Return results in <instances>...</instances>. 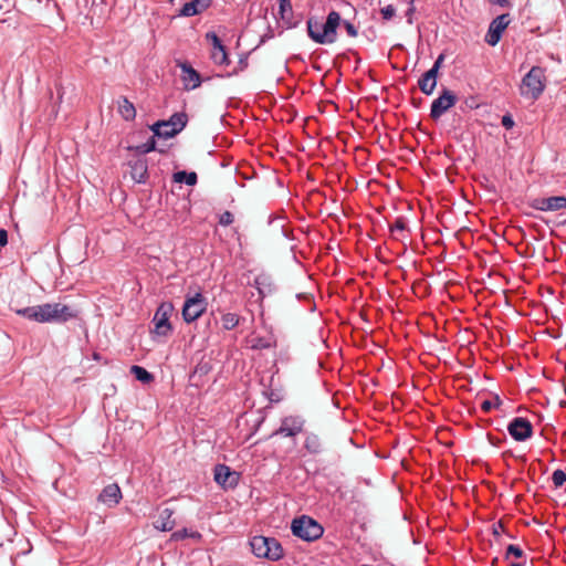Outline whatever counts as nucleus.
I'll list each match as a JSON object with an SVG mask.
<instances>
[{
    "instance_id": "obj_43",
    "label": "nucleus",
    "mask_w": 566,
    "mask_h": 566,
    "mask_svg": "<svg viewBox=\"0 0 566 566\" xmlns=\"http://www.w3.org/2000/svg\"><path fill=\"white\" fill-rule=\"evenodd\" d=\"M416 12V6L412 4V3H409V7L406 11V18H407V22L409 24H412L413 23V14Z\"/></svg>"
},
{
    "instance_id": "obj_46",
    "label": "nucleus",
    "mask_w": 566,
    "mask_h": 566,
    "mask_svg": "<svg viewBox=\"0 0 566 566\" xmlns=\"http://www.w3.org/2000/svg\"><path fill=\"white\" fill-rule=\"evenodd\" d=\"M494 4H499L500 7H509L510 1L509 0H490Z\"/></svg>"
},
{
    "instance_id": "obj_30",
    "label": "nucleus",
    "mask_w": 566,
    "mask_h": 566,
    "mask_svg": "<svg viewBox=\"0 0 566 566\" xmlns=\"http://www.w3.org/2000/svg\"><path fill=\"white\" fill-rule=\"evenodd\" d=\"M186 538H192L196 541L201 539V534L198 531H192L189 528H181L171 534V541L179 542Z\"/></svg>"
},
{
    "instance_id": "obj_32",
    "label": "nucleus",
    "mask_w": 566,
    "mask_h": 566,
    "mask_svg": "<svg viewBox=\"0 0 566 566\" xmlns=\"http://www.w3.org/2000/svg\"><path fill=\"white\" fill-rule=\"evenodd\" d=\"M241 317L235 313H223L221 315L222 328L226 331H232L240 324Z\"/></svg>"
},
{
    "instance_id": "obj_13",
    "label": "nucleus",
    "mask_w": 566,
    "mask_h": 566,
    "mask_svg": "<svg viewBox=\"0 0 566 566\" xmlns=\"http://www.w3.org/2000/svg\"><path fill=\"white\" fill-rule=\"evenodd\" d=\"M507 431L515 441L522 442L532 437L533 426L526 418L515 417L510 421Z\"/></svg>"
},
{
    "instance_id": "obj_12",
    "label": "nucleus",
    "mask_w": 566,
    "mask_h": 566,
    "mask_svg": "<svg viewBox=\"0 0 566 566\" xmlns=\"http://www.w3.org/2000/svg\"><path fill=\"white\" fill-rule=\"evenodd\" d=\"M511 20L509 13L500 14L493 19L485 34V42L491 46H495L500 42L502 33L507 28Z\"/></svg>"
},
{
    "instance_id": "obj_2",
    "label": "nucleus",
    "mask_w": 566,
    "mask_h": 566,
    "mask_svg": "<svg viewBox=\"0 0 566 566\" xmlns=\"http://www.w3.org/2000/svg\"><path fill=\"white\" fill-rule=\"evenodd\" d=\"M250 546L253 555L258 558H265L271 562H277L284 556L282 545L274 537L262 535L253 536L250 539Z\"/></svg>"
},
{
    "instance_id": "obj_28",
    "label": "nucleus",
    "mask_w": 566,
    "mask_h": 566,
    "mask_svg": "<svg viewBox=\"0 0 566 566\" xmlns=\"http://www.w3.org/2000/svg\"><path fill=\"white\" fill-rule=\"evenodd\" d=\"M249 343L251 349H270L276 345L273 336H254Z\"/></svg>"
},
{
    "instance_id": "obj_20",
    "label": "nucleus",
    "mask_w": 566,
    "mask_h": 566,
    "mask_svg": "<svg viewBox=\"0 0 566 566\" xmlns=\"http://www.w3.org/2000/svg\"><path fill=\"white\" fill-rule=\"evenodd\" d=\"M212 0H190L179 10L178 17H193L202 13L211 6Z\"/></svg>"
},
{
    "instance_id": "obj_7",
    "label": "nucleus",
    "mask_w": 566,
    "mask_h": 566,
    "mask_svg": "<svg viewBox=\"0 0 566 566\" xmlns=\"http://www.w3.org/2000/svg\"><path fill=\"white\" fill-rule=\"evenodd\" d=\"M207 306L208 302L202 293L188 294L181 311L184 321L188 324L193 323L206 312Z\"/></svg>"
},
{
    "instance_id": "obj_15",
    "label": "nucleus",
    "mask_w": 566,
    "mask_h": 566,
    "mask_svg": "<svg viewBox=\"0 0 566 566\" xmlns=\"http://www.w3.org/2000/svg\"><path fill=\"white\" fill-rule=\"evenodd\" d=\"M531 207L539 211H558L562 209H566V197L553 196L535 198L532 200Z\"/></svg>"
},
{
    "instance_id": "obj_22",
    "label": "nucleus",
    "mask_w": 566,
    "mask_h": 566,
    "mask_svg": "<svg viewBox=\"0 0 566 566\" xmlns=\"http://www.w3.org/2000/svg\"><path fill=\"white\" fill-rule=\"evenodd\" d=\"M174 513L175 511L169 507L161 510L155 522V527L161 532L171 531L175 526V521L172 520Z\"/></svg>"
},
{
    "instance_id": "obj_11",
    "label": "nucleus",
    "mask_w": 566,
    "mask_h": 566,
    "mask_svg": "<svg viewBox=\"0 0 566 566\" xmlns=\"http://www.w3.org/2000/svg\"><path fill=\"white\" fill-rule=\"evenodd\" d=\"M213 479L223 490L234 489L240 480V474L232 471L226 464H217L213 469Z\"/></svg>"
},
{
    "instance_id": "obj_48",
    "label": "nucleus",
    "mask_w": 566,
    "mask_h": 566,
    "mask_svg": "<svg viewBox=\"0 0 566 566\" xmlns=\"http://www.w3.org/2000/svg\"><path fill=\"white\" fill-rule=\"evenodd\" d=\"M416 1H417V0H409V3L415 4V2H416Z\"/></svg>"
},
{
    "instance_id": "obj_18",
    "label": "nucleus",
    "mask_w": 566,
    "mask_h": 566,
    "mask_svg": "<svg viewBox=\"0 0 566 566\" xmlns=\"http://www.w3.org/2000/svg\"><path fill=\"white\" fill-rule=\"evenodd\" d=\"M303 449L310 455H319L324 451V442L322 438L315 432H304Z\"/></svg>"
},
{
    "instance_id": "obj_21",
    "label": "nucleus",
    "mask_w": 566,
    "mask_h": 566,
    "mask_svg": "<svg viewBox=\"0 0 566 566\" xmlns=\"http://www.w3.org/2000/svg\"><path fill=\"white\" fill-rule=\"evenodd\" d=\"M253 285L256 287L261 298L271 295L275 291V284L272 277L265 273L256 275Z\"/></svg>"
},
{
    "instance_id": "obj_49",
    "label": "nucleus",
    "mask_w": 566,
    "mask_h": 566,
    "mask_svg": "<svg viewBox=\"0 0 566 566\" xmlns=\"http://www.w3.org/2000/svg\"><path fill=\"white\" fill-rule=\"evenodd\" d=\"M175 0H168V2L172 3Z\"/></svg>"
},
{
    "instance_id": "obj_24",
    "label": "nucleus",
    "mask_w": 566,
    "mask_h": 566,
    "mask_svg": "<svg viewBox=\"0 0 566 566\" xmlns=\"http://www.w3.org/2000/svg\"><path fill=\"white\" fill-rule=\"evenodd\" d=\"M56 306V314H55V323H66L71 319H75L78 316V311L62 304V303H55Z\"/></svg>"
},
{
    "instance_id": "obj_5",
    "label": "nucleus",
    "mask_w": 566,
    "mask_h": 566,
    "mask_svg": "<svg viewBox=\"0 0 566 566\" xmlns=\"http://www.w3.org/2000/svg\"><path fill=\"white\" fill-rule=\"evenodd\" d=\"M188 117L186 113H175L168 120H159L150 128L157 137L171 138L186 127Z\"/></svg>"
},
{
    "instance_id": "obj_26",
    "label": "nucleus",
    "mask_w": 566,
    "mask_h": 566,
    "mask_svg": "<svg viewBox=\"0 0 566 566\" xmlns=\"http://www.w3.org/2000/svg\"><path fill=\"white\" fill-rule=\"evenodd\" d=\"M118 112L125 120H133L136 117L134 104L125 96H122L118 101Z\"/></svg>"
},
{
    "instance_id": "obj_33",
    "label": "nucleus",
    "mask_w": 566,
    "mask_h": 566,
    "mask_svg": "<svg viewBox=\"0 0 566 566\" xmlns=\"http://www.w3.org/2000/svg\"><path fill=\"white\" fill-rule=\"evenodd\" d=\"M407 228V222L405 218L399 217L395 220L392 224L389 226V230L391 232V235L396 240H400L399 234L402 233Z\"/></svg>"
},
{
    "instance_id": "obj_44",
    "label": "nucleus",
    "mask_w": 566,
    "mask_h": 566,
    "mask_svg": "<svg viewBox=\"0 0 566 566\" xmlns=\"http://www.w3.org/2000/svg\"><path fill=\"white\" fill-rule=\"evenodd\" d=\"M8 243V232L6 229H0V248Z\"/></svg>"
},
{
    "instance_id": "obj_8",
    "label": "nucleus",
    "mask_w": 566,
    "mask_h": 566,
    "mask_svg": "<svg viewBox=\"0 0 566 566\" xmlns=\"http://www.w3.org/2000/svg\"><path fill=\"white\" fill-rule=\"evenodd\" d=\"M174 312V305L171 302H161L153 317L154 329L158 336H168L172 332V326L169 321L171 314Z\"/></svg>"
},
{
    "instance_id": "obj_37",
    "label": "nucleus",
    "mask_w": 566,
    "mask_h": 566,
    "mask_svg": "<svg viewBox=\"0 0 566 566\" xmlns=\"http://www.w3.org/2000/svg\"><path fill=\"white\" fill-rule=\"evenodd\" d=\"M552 481L555 488H560L566 482V471L557 469L552 474Z\"/></svg>"
},
{
    "instance_id": "obj_19",
    "label": "nucleus",
    "mask_w": 566,
    "mask_h": 566,
    "mask_svg": "<svg viewBox=\"0 0 566 566\" xmlns=\"http://www.w3.org/2000/svg\"><path fill=\"white\" fill-rule=\"evenodd\" d=\"M130 177L137 184H146L148 179V164L145 158H138L129 161Z\"/></svg>"
},
{
    "instance_id": "obj_35",
    "label": "nucleus",
    "mask_w": 566,
    "mask_h": 566,
    "mask_svg": "<svg viewBox=\"0 0 566 566\" xmlns=\"http://www.w3.org/2000/svg\"><path fill=\"white\" fill-rule=\"evenodd\" d=\"M248 54H242L239 57L238 65L231 71L226 74V76L230 77L233 75H238L240 72L244 71L248 67Z\"/></svg>"
},
{
    "instance_id": "obj_25",
    "label": "nucleus",
    "mask_w": 566,
    "mask_h": 566,
    "mask_svg": "<svg viewBox=\"0 0 566 566\" xmlns=\"http://www.w3.org/2000/svg\"><path fill=\"white\" fill-rule=\"evenodd\" d=\"M418 86L423 94L431 95L437 86V75H434L433 71L428 70L423 73L418 80Z\"/></svg>"
},
{
    "instance_id": "obj_17",
    "label": "nucleus",
    "mask_w": 566,
    "mask_h": 566,
    "mask_svg": "<svg viewBox=\"0 0 566 566\" xmlns=\"http://www.w3.org/2000/svg\"><path fill=\"white\" fill-rule=\"evenodd\" d=\"M122 491L120 488L116 484L106 485L98 495V501L107 505L108 507H113L119 503L122 500Z\"/></svg>"
},
{
    "instance_id": "obj_39",
    "label": "nucleus",
    "mask_w": 566,
    "mask_h": 566,
    "mask_svg": "<svg viewBox=\"0 0 566 566\" xmlns=\"http://www.w3.org/2000/svg\"><path fill=\"white\" fill-rule=\"evenodd\" d=\"M340 25H343L345 28V30H346V32H347V34L349 36H352V38H356L357 36L358 29L352 22L342 19V24Z\"/></svg>"
},
{
    "instance_id": "obj_4",
    "label": "nucleus",
    "mask_w": 566,
    "mask_h": 566,
    "mask_svg": "<svg viewBox=\"0 0 566 566\" xmlns=\"http://www.w3.org/2000/svg\"><path fill=\"white\" fill-rule=\"evenodd\" d=\"M291 530L294 536L306 542L318 539L324 533L322 525L306 515L293 520Z\"/></svg>"
},
{
    "instance_id": "obj_29",
    "label": "nucleus",
    "mask_w": 566,
    "mask_h": 566,
    "mask_svg": "<svg viewBox=\"0 0 566 566\" xmlns=\"http://www.w3.org/2000/svg\"><path fill=\"white\" fill-rule=\"evenodd\" d=\"M172 179L175 182H184L188 186H195L198 181V176L195 171L188 172L186 170H180L172 175Z\"/></svg>"
},
{
    "instance_id": "obj_41",
    "label": "nucleus",
    "mask_w": 566,
    "mask_h": 566,
    "mask_svg": "<svg viewBox=\"0 0 566 566\" xmlns=\"http://www.w3.org/2000/svg\"><path fill=\"white\" fill-rule=\"evenodd\" d=\"M501 124L505 129H512L515 125V122L510 114H505L502 116Z\"/></svg>"
},
{
    "instance_id": "obj_40",
    "label": "nucleus",
    "mask_w": 566,
    "mask_h": 566,
    "mask_svg": "<svg viewBox=\"0 0 566 566\" xmlns=\"http://www.w3.org/2000/svg\"><path fill=\"white\" fill-rule=\"evenodd\" d=\"M234 220L233 214L230 211H224L219 216V223L223 227L230 226Z\"/></svg>"
},
{
    "instance_id": "obj_23",
    "label": "nucleus",
    "mask_w": 566,
    "mask_h": 566,
    "mask_svg": "<svg viewBox=\"0 0 566 566\" xmlns=\"http://www.w3.org/2000/svg\"><path fill=\"white\" fill-rule=\"evenodd\" d=\"M505 559L510 563V566H523L526 563V556L523 549L513 544L507 546Z\"/></svg>"
},
{
    "instance_id": "obj_1",
    "label": "nucleus",
    "mask_w": 566,
    "mask_h": 566,
    "mask_svg": "<svg viewBox=\"0 0 566 566\" xmlns=\"http://www.w3.org/2000/svg\"><path fill=\"white\" fill-rule=\"evenodd\" d=\"M342 24L339 12L332 10L324 23H321L317 17L311 15L306 20V31L308 38L317 44H333L337 40V30Z\"/></svg>"
},
{
    "instance_id": "obj_42",
    "label": "nucleus",
    "mask_w": 566,
    "mask_h": 566,
    "mask_svg": "<svg viewBox=\"0 0 566 566\" xmlns=\"http://www.w3.org/2000/svg\"><path fill=\"white\" fill-rule=\"evenodd\" d=\"M444 61V54H440L437 60L434 61L432 67L429 71H433L434 75L438 76V72Z\"/></svg>"
},
{
    "instance_id": "obj_45",
    "label": "nucleus",
    "mask_w": 566,
    "mask_h": 566,
    "mask_svg": "<svg viewBox=\"0 0 566 566\" xmlns=\"http://www.w3.org/2000/svg\"><path fill=\"white\" fill-rule=\"evenodd\" d=\"M269 400L271 402H279L281 400V397L279 394L274 392V391H271L270 395H269Z\"/></svg>"
},
{
    "instance_id": "obj_38",
    "label": "nucleus",
    "mask_w": 566,
    "mask_h": 566,
    "mask_svg": "<svg viewBox=\"0 0 566 566\" xmlns=\"http://www.w3.org/2000/svg\"><path fill=\"white\" fill-rule=\"evenodd\" d=\"M380 14L385 21H389L396 15V8L392 4L385 6L380 9Z\"/></svg>"
},
{
    "instance_id": "obj_3",
    "label": "nucleus",
    "mask_w": 566,
    "mask_h": 566,
    "mask_svg": "<svg viewBox=\"0 0 566 566\" xmlns=\"http://www.w3.org/2000/svg\"><path fill=\"white\" fill-rule=\"evenodd\" d=\"M545 71L541 66H533L522 78L521 95L537 99L545 88Z\"/></svg>"
},
{
    "instance_id": "obj_10",
    "label": "nucleus",
    "mask_w": 566,
    "mask_h": 566,
    "mask_svg": "<svg viewBox=\"0 0 566 566\" xmlns=\"http://www.w3.org/2000/svg\"><path fill=\"white\" fill-rule=\"evenodd\" d=\"M455 103V94L448 88H443L441 94L431 103L430 117L434 120L439 119L448 109L454 106Z\"/></svg>"
},
{
    "instance_id": "obj_27",
    "label": "nucleus",
    "mask_w": 566,
    "mask_h": 566,
    "mask_svg": "<svg viewBox=\"0 0 566 566\" xmlns=\"http://www.w3.org/2000/svg\"><path fill=\"white\" fill-rule=\"evenodd\" d=\"M279 14L287 24V28H295L296 23H292L293 9L290 0H279Z\"/></svg>"
},
{
    "instance_id": "obj_14",
    "label": "nucleus",
    "mask_w": 566,
    "mask_h": 566,
    "mask_svg": "<svg viewBox=\"0 0 566 566\" xmlns=\"http://www.w3.org/2000/svg\"><path fill=\"white\" fill-rule=\"evenodd\" d=\"M206 39L210 41L212 45L210 57L216 65L228 66L230 65V59L227 53L226 46L222 44L220 38L216 32H207Z\"/></svg>"
},
{
    "instance_id": "obj_6",
    "label": "nucleus",
    "mask_w": 566,
    "mask_h": 566,
    "mask_svg": "<svg viewBox=\"0 0 566 566\" xmlns=\"http://www.w3.org/2000/svg\"><path fill=\"white\" fill-rule=\"evenodd\" d=\"M55 303L28 306L17 311V314L38 323H55Z\"/></svg>"
},
{
    "instance_id": "obj_34",
    "label": "nucleus",
    "mask_w": 566,
    "mask_h": 566,
    "mask_svg": "<svg viewBox=\"0 0 566 566\" xmlns=\"http://www.w3.org/2000/svg\"><path fill=\"white\" fill-rule=\"evenodd\" d=\"M156 149V142L154 137H150L146 143L137 145L134 150L139 155H146Z\"/></svg>"
},
{
    "instance_id": "obj_36",
    "label": "nucleus",
    "mask_w": 566,
    "mask_h": 566,
    "mask_svg": "<svg viewBox=\"0 0 566 566\" xmlns=\"http://www.w3.org/2000/svg\"><path fill=\"white\" fill-rule=\"evenodd\" d=\"M501 405H502L501 398L499 397V395H494L493 400H484L481 403V409L484 412H490L493 408H500Z\"/></svg>"
},
{
    "instance_id": "obj_31",
    "label": "nucleus",
    "mask_w": 566,
    "mask_h": 566,
    "mask_svg": "<svg viewBox=\"0 0 566 566\" xmlns=\"http://www.w3.org/2000/svg\"><path fill=\"white\" fill-rule=\"evenodd\" d=\"M130 374L134 375L135 378L143 384H149L154 379L151 373L138 365H133L130 367Z\"/></svg>"
},
{
    "instance_id": "obj_16",
    "label": "nucleus",
    "mask_w": 566,
    "mask_h": 566,
    "mask_svg": "<svg viewBox=\"0 0 566 566\" xmlns=\"http://www.w3.org/2000/svg\"><path fill=\"white\" fill-rule=\"evenodd\" d=\"M181 81L186 90H195L201 84L200 74L188 63H181Z\"/></svg>"
},
{
    "instance_id": "obj_47",
    "label": "nucleus",
    "mask_w": 566,
    "mask_h": 566,
    "mask_svg": "<svg viewBox=\"0 0 566 566\" xmlns=\"http://www.w3.org/2000/svg\"><path fill=\"white\" fill-rule=\"evenodd\" d=\"M500 528H503V525H502V523H501V522H499L497 524H494V525H493V533H494L495 535H499Z\"/></svg>"
},
{
    "instance_id": "obj_9",
    "label": "nucleus",
    "mask_w": 566,
    "mask_h": 566,
    "mask_svg": "<svg viewBox=\"0 0 566 566\" xmlns=\"http://www.w3.org/2000/svg\"><path fill=\"white\" fill-rule=\"evenodd\" d=\"M306 420L300 415H290L281 419L280 427L272 433V436H281L285 438H294L304 432Z\"/></svg>"
}]
</instances>
